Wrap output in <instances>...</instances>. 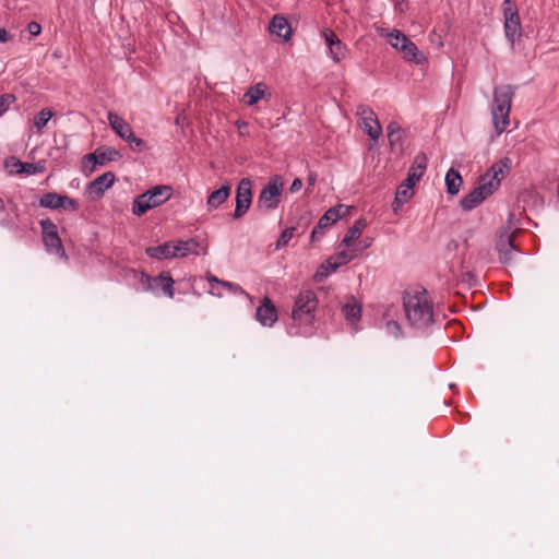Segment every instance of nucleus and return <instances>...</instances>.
Instances as JSON below:
<instances>
[{
	"label": "nucleus",
	"mask_w": 559,
	"mask_h": 559,
	"mask_svg": "<svg viewBox=\"0 0 559 559\" xmlns=\"http://www.w3.org/2000/svg\"><path fill=\"white\" fill-rule=\"evenodd\" d=\"M16 100V97L12 93H5L0 95V116L7 112L10 106Z\"/></svg>",
	"instance_id": "e433bc0d"
},
{
	"label": "nucleus",
	"mask_w": 559,
	"mask_h": 559,
	"mask_svg": "<svg viewBox=\"0 0 559 559\" xmlns=\"http://www.w3.org/2000/svg\"><path fill=\"white\" fill-rule=\"evenodd\" d=\"M53 112L49 108L41 109L34 119V126L37 132H40L48 123Z\"/></svg>",
	"instance_id": "f704fd0d"
},
{
	"label": "nucleus",
	"mask_w": 559,
	"mask_h": 559,
	"mask_svg": "<svg viewBox=\"0 0 559 559\" xmlns=\"http://www.w3.org/2000/svg\"><path fill=\"white\" fill-rule=\"evenodd\" d=\"M411 198H403L400 195V189L396 190V194L394 201L392 203V209L394 212H397L402 209L403 204L406 203Z\"/></svg>",
	"instance_id": "79ce46f5"
},
{
	"label": "nucleus",
	"mask_w": 559,
	"mask_h": 559,
	"mask_svg": "<svg viewBox=\"0 0 559 559\" xmlns=\"http://www.w3.org/2000/svg\"><path fill=\"white\" fill-rule=\"evenodd\" d=\"M39 225L41 227V237L50 234H58V227L50 218L41 219Z\"/></svg>",
	"instance_id": "4c0bfd02"
},
{
	"label": "nucleus",
	"mask_w": 559,
	"mask_h": 559,
	"mask_svg": "<svg viewBox=\"0 0 559 559\" xmlns=\"http://www.w3.org/2000/svg\"><path fill=\"white\" fill-rule=\"evenodd\" d=\"M230 194V186L223 185L219 189L214 190L211 192V194L207 197V206L209 209H217L221 204H223Z\"/></svg>",
	"instance_id": "393cba45"
},
{
	"label": "nucleus",
	"mask_w": 559,
	"mask_h": 559,
	"mask_svg": "<svg viewBox=\"0 0 559 559\" xmlns=\"http://www.w3.org/2000/svg\"><path fill=\"white\" fill-rule=\"evenodd\" d=\"M338 269V264L335 261V258H328L325 262H323L319 269L317 270L313 278L316 282H321L326 278L329 275L334 273Z\"/></svg>",
	"instance_id": "c756f323"
},
{
	"label": "nucleus",
	"mask_w": 559,
	"mask_h": 559,
	"mask_svg": "<svg viewBox=\"0 0 559 559\" xmlns=\"http://www.w3.org/2000/svg\"><path fill=\"white\" fill-rule=\"evenodd\" d=\"M9 203H10V204H12V205H13V209L17 211V206H16L15 204H13V202H11V201H10ZM15 217H16V218L19 217V213H17V212H16V214H15Z\"/></svg>",
	"instance_id": "5fc2aeb1"
},
{
	"label": "nucleus",
	"mask_w": 559,
	"mask_h": 559,
	"mask_svg": "<svg viewBox=\"0 0 559 559\" xmlns=\"http://www.w3.org/2000/svg\"><path fill=\"white\" fill-rule=\"evenodd\" d=\"M62 195L57 192H47L39 199V206L50 210L61 209Z\"/></svg>",
	"instance_id": "2f4dec72"
},
{
	"label": "nucleus",
	"mask_w": 559,
	"mask_h": 559,
	"mask_svg": "<svg viewBox=\"0 0 559 559\" xmlns=\"http://www.w3.org/2000/svg\"><path fill=\"white\" fill-rule=\"evenodd\" d=\"M108 122L111 129L126 142L129 143L131 148L135 152H143L145 150V142L138 138L131 126L117 114L109 111L107 115Z\"/></svg>",
	"instance_id": "423d86ee"
},
{
	"label": "nucleus",
	"mask_w": 559,
	"mask_h": 559,
	"mask_svg": "<svg viewBox=\"0 0 559 559\" xmlns=\"http://www.w3.org/2000/svg\"><path fill=\"white\" fill-rule=\"evenodd\" d=\"M356 257H357V253L352 252L349 250H342L338 253H336L335 255H332V258H335V261L338 264V267L349 263Z\"/></svg>",
	"instance_id": "c9c22d12"
},
{
	"label": "nucleus",
	"mask_w": 559,
	"mask_h": 559,
	"mask_svg": "<svg viewBox=\"0 0 559 559\" xmlns=\"http://www.w3.org/2000/svg\"><path fill=\"white\" fill-rule=\"evenodd\" d=\"M171 195L173 188L170 186H154L144 193L134 198L132 202V213L135 216H142L147 211L167 202Z\"/></svg>",
	"instance_id": "39448f33"
},
{
	"label": "nucleus",
	"mask_w": 559,
	"mask_h": 559,
	"mask_svg": "<svg viewBox=\"0 0 559 559\" xmlns=\"http://www.w3.org/2000/svg\"><path fill=\"white\" fill-rule=\"evenodd\" d=\"M61 209L75 212L79 210V202L68 195H62Z\"/></svg>",
	"instance_id": "a19ab883"
},
{
	"label": "nucleus",
	"mask_w": 559,
	"mask_h": 559,
	"mask_svg": "<svg viewBox=\"0 0 559 559\" xmlns=\"http://www.w3.org/2000/svg\"><path fill=\"white\" fill-rule=\"evenodd\" d=\"M510 164L511 160L508 157L495 163L481 178L480 183L461 200V207L464 211H471L490 197L499 188L501 178Z\"/></svg>",
	"instance_id": "f03ea898"
},
{
	"label": "nucleus",
	"mask_w": 559,
	"mask_h": 559,
	"mask_svg": "<svg viewBox=\"0 0 559 559\" xmlns=\"http://www.w3.org/2000/svg\"><path fill=\"white\" fill-rule=\"evenodd\" d=\"M27 31L32 36H38L41 33V26L39 23L32 21L27 24Z\"/></svg>",
	"instance_id": "c03bdc74"
},
{
	"label": "nucleus",
	"mask_w": 559,
	"mask_h": 559,
	"mask_svg": "<svg viewBox=\"0 0 559 559\" xmlns=\"http://www.w3.org/2000/svg\"><path fill=\"white\" fill-rule=\"evenodd\" d=\"M141 284L146 292L157 295L159 292L168 298L175 295V281L169 272L163 271L157 276H151L146 273L141 275Z\"/></svg>",
	"instance_id": "0eeeda50"
},
{
	"label": "nucleus",
	"mask_w": 559,
	"mask_h": 559,
	"mask_svg": "<svg viewBox=\"0 0 559 559\" xmlns=\"http://www.w3.org/2000/svg\"><path fill=\"white\" fill-rule=\"evenodd\" d=\"M44 246L48 253H56L64 261L69 260V257L64 250L62 241L58 234H50L43 237Z\"/></svg>",
	"instance_id": "4be33fe9"
},
{
	"label": "nucleus",
	"mask_w": 559,
	"mask_h": 559,
	"mask_svg": "<svg viewBox=\"0 0 559 559\" xmlns=\"http://www.w3.org/2000/svg\"><path fill=\"white\" fill-rule=\"evenodd\" d=\"M120 153L111 147L97 148L95 152L86 154L84 159L93 163V166L104 165L107 162L117 160L120 157Z\"/></svg>",
	"instance_id": "f3484780"
},
{
	"label": "nucleus",
	"mask_w": 559,
	"mask_h": 559,
	"mask_svg": "<svg viewBox=\"0 0 559 559\" xmlns=\"http://www.w3.org/2000/svg\"><path fill=\"white\" fill-rule=\"evenodd\" d=\"M366 226H367V223H366L365 218L357 219L354 223V225L348 229V231L346 233L344 238L342 239L341 246H344V247L352 246V243L360 237V235H361L362 230L366 228Z\"/></svg>",
	"instance_id": "a878e982"
},
{
	"label": "nucleus",
	"mask_w": 559,
	"mask_h": 559,
	"mask_svg": "<svg viewBox=\"0 0 559 559\" xmlns=\"http://www.w3.org/2000/svg\"><path fill=\"white\" fill-rule=\"evenodd\" d=\"M463 182L462 176L454 168H450L445 175L447 192L450 195H455L460 191V187Z\"/></svg>",
	"instance_id": "cd10ccee"
},
{
	"label": "nucleus",
	"mask_w": 559,
	"mask_h": 559,
	"mask_svg": "<svg viewBox=\"0 0 559 559\" xmlns=\"http://www.w3.org/2000/svg\"><path fill=\"white\" fill-rule=\"evenodd\" d=\"M5 212V203L3 199L0 197V213Z\"/></svg>",
	"instance_id": "603ef678"
},
{
	"label": "nucleus",
	"mask_w": 559,
	"mask_h": 559,
	"mask_svg": "<svg viewBox=\"0 0 559 559\" xmlns=\"http://www.w3.org/2000/svg\"><path fill=\"white\" fill-rule=\"evenodd\" d=\"M282 190L283 183L280 182L278 177L272 178L261 190L257 200V209L259 211L276 209L281 202Z\"/></svg>",
	"instance_id": "6e6552de"
},
{
	"label": "nucleus",
	"mask_w": 559,
	"mask_h": 559,
	"mask_svg": "<svg viewBox=\"0 0 559 559\" xmlns=\"http://www.w3.org/2000/svg\"><path fill=\"white\" fill-rule=\"evenodd\" d=\"M269 31L271 34L283 38L285 41L292 37V26L287 19L282 15H274L270 22Z\"/></svg>",
	"instance_id": "aec40b11"
},
{
	"label": "nucleus",
	"mask_w": 559,
	"mask_h": 559,
	"mask_svg": "<svg viewBox=\"0 0 559 559\" xmlns=\"http://www.w3.org/2000/svg\"><path fill=\"white\" fill-rule=\"evenodd\" d=\"M356 114L361 120L373 121L377 118L373 110L367 105H359Z\"/></svg>",
	"instance_id": "ea45409f"
},
{
	"label": "nucleus",
	"mask_w": 559,
	"mask_h": 559,
	"mask_svg": "<svg viewBox=\"0 0 559 559\" xmlns=\"http://www.w3.org/2000/svg\"><path fill=\"white\" fill-rule=\"evenodd\" d=\"M463 281H466L469 286L473 285V281H475L474 275L471 272H466L463 274Z\"/></svg>",
	"instance_id": "09e8293b"
},
{
	"label": "nucleus",
	"mask_w": 559,
	"mask_h": 559,
	"mask_svg": "<svg viewBox=\"0 0 559 559\" xmlns=\"http://www.w3.org/2000/svg\"><path fill=\"white\" fill-rule=\"evenodd\" d=\"M299 226H300V224H298L297 226H290V227L285 228L281 233L276 242L274 243L275 250H281L282 248L287 246V243L294 236V231L297 230Z\"/></svg>",
	"instance_id": "72a5a7b5"
},
{
	"label": "nucleus",
	"mask_w": 559,
	"mask_h": 559,
	"mask_svg": "<svg viewBox=\"0 0 559 559\" xmlns=\"http://www.w3.org/2000/svg\"><path fill=\"white\" fill-rule=\"evenodd\" d=\"M9 34L5 28L0 27V43H7L9 40Z\"/></svg>",
	"instance_id": "de8ad7c7"
},
{
	"label": "nucleus",
	"mask_w": 559,
	"mask_h": 559,
	"mask_svg": "<svg viewBox=\"0 0 559 559\" xmlns=\"http://www.w3.org/2000/svg\"><path fill=\"white\" fill-rule=\"evenodd\" d=\"M372 239L371 238H365L361 240L362 249H367L371 246Z\"/></svg>",
	"instance_id": "3c124183"
},
{
	"label": "nucleus",
	"mask_w": 559,
	"mask_h": 559,
	"mask_svg": "<svg viewBox=\"0 0 559 559\" xmlns=\"http://www.w3.org/2000/svg\"><path fill=\"white\" fill-rule=\"evenodd\" d=\"M361 128L373 141H377L382 133V128L378 118H374L373 121L362 120Z\"/></svg>",
	"instance_id": "473e14b6"
},
{
	"label": "nucleus",
	"mask_w": 559,
	"mask_h": 559,
	"mask_svg": "<svg viewBox=\"0 0 559 559\" xmlns=\"http://www.w3.org/2000/svg\"><path fill=\"white\" fill-rule=\"evenodd\" d=\"M504 32L508 40L513 45L516 38L521 37V21L518 19H506Z\"/></svg>",
	"instance_id": "7c9ffc66"
},
{
	"label": "nucleus",
	"mask_w": 559,
	"mask_h": 559,
	"mask_svg": "<svg viewBox=\"0 0 559 559\" xmlns=\"http://www.w3.org/2000/svg\"><path fill=\"white\" fill-rule=\"evenodd\" d=\"M386 331L390 334L394 335L395 337L401 335V326H400L399 322L393 321V320L386 322Z\"/></svg>",
	"instance_id": "37998d69"
},
{
	"label": "nucleus",
	"mask_w": 559,
	"mask_h": 559,
	"mask_svg": "<svg viewBox=\"0 0 559 559\" xmlns=\"http://www.w3.org/2000/svg\"><path fill=\"white\" fill-rule=\"evenodd\" d=\"M301 187H302V181H301V179H300V178H295V179L293 180L292 185H290L289 190H290V192H293V193H294V192L299 191V190L301 189Z\"/></svg>",
	"instance_id": "a18cd8bd"
},
{
	"label": "nucleus",
	"mask_w": 559,
	"mask_h": 559,
	"mask_svg": "<svg viewBox=\"0 0 559 559\" xmlns=\"http://www.w3.org/2000/svg\"><path fill=\"white\" fill-rule=\"evenodd\" d=\"M200 242L195 238L179 240L173 247L175 258H183L190 254H198Z\"/></svg>",
	"instance_id": "5701e85b"
},
{
	"label": "nucleus",
	"mask_w": 559,
	"mask_h": 559,
	"mask_svg": "<svg viewBox=\"0 0 559 559\" xmlns=\"http://www.w3.org/2000/svg\"><path fill=\"white\" fill-rule=\"evenodd\" d=\"M350 299L353 300V302H346L342 307V312L349 323H355L359 321L361 318V305L357 302L354 299V297H352Z\"/></svg>",
	"instance_id": "c85d7f7f"
},
{
	"label": "nucleus",
	"mask_w": 559,
	"mask_h": 559,
	"mask_svg": "<svg viewBox=\"0 0 559 559\" xmlns=\"http://www.w3.org/2000/svg\"><path fill=\"white\" fill-rule=\"evenodd\" d=\"M389 37L392 47L400 50L405 60L413 61L416 64L423 63V53L419 52L417 46L411 39H408L401 31L393 29L389 34Z\"/></svg>",
	"instance_id": "1a4fd4ad"
},
{
	"label": "nucleus",
	"mask_w": 559,
	"mask_h": 559,
	"mask_svg": "<svg viewBox=\"0 0 559 559\" xmlns=\"http://www.w3.org/2000/svg\"><path fill=\"white\" fill-rule=\"evenodd\" d=\"M257 320L263 325L271 328L277 321V309L272 300L265 296L255 312Z\"/></svg>",
	"instance_id": "dca6fc26"
},
{
	"label": "nucleus",
	"mask_w": 559,
	"mask_h": 559,
	"mask_svg": "<svg viewBox=\"0 0 559 559\" xmlns=\"http://www.w3.org/2000/svg\"><path fill=\"white\" fill-rule=\"evenodd\" d=\"M395 2L396 5L403 3L405 0H393Z\"/></svg>",
	"instance_id": "4d7b16f0"
},
{
	"label": "nucleus",
	"mask_w": 559,
	"mask_h": 559,
	"mask_svg": "<svg viewBox=\"0 0 559 559\" xmlns=\"http://www.w3.org/2000/svg\"><path fill=\"white\" fill-rule=\"evenodd\" d=\"M261 99H271V93L267 92V86L262 82L249 87L243 95L245 103L250 107Z\"/></svg>",
	"instance_id": "412c9836"
},
{
	"label": "nucleus",
	"mask_w": 559,
	"mask_h": 559,
	"mask_svg": "<svg viewBox=\"0 0 559 559\" xmlns=\"http://www.w3.org/2000/svg\"><path fill=\"white\" fill-rule=\"evenodd\" d=\"M515 86L503 84L495 86L492 92L491 118L498 135L503 133L510 123V111Z\"/></svg>",
	"instance_id": "20e7f679"
},
{
	"label": "nucleus",
	"mask_w": 559,
	"mask_h": 559,
	"mask_svg": "<svg viewBox=\"0 0 559 559\" xmlns=\"http://www.w3.org/2000/svg\"><path fill=\"white\" fill-rule=\"evenodd\" d=\"M388 139L393 152H403L404 130L396 121H391L388 127Z\"/></svg>",
	"instance_id": "6ab92c4d"
},
{
	"label": "nucleus",
	"mask_w": 559,
	"mask_h": 559,
	"mask_svg": "<svg viewBox=\"0 0 559 559\" xmlns=\"http://www.w3.org/2000/svg\"><path fill=\"white\" fill-rule=\"evenodd\" d=\"M305 219V224L301 226L302 227V231L305 230V228L307 227V225L309 224V218L308 217H301L300 221Z\"/></svg>",
	"instance_id": "864d4df0"
},
{
	"label": "nucleus",
	"mask_w": 559,
	"mask_h": 559,
	"mask_svg": "<svg viewBox=\"0 0 559 559\" xmlns=\"http://www.w3.org/2000/svg\"><path fill=\"white\" fill-rule=\"evenodd\" d=\"M0 225L8 227V228H13V227H15V222L13 219L7 217V218L0 219Z\"/></svg>",
	"instance_id": "49530a36"
},
{
	"label": "nucleus",
	"mask_w": 559,
	"mask_h": 559,
	"mask_svg": "<svg viewBox=\"0 0 559 559\" xmlns=\"http://www.w3.org/2000/svg\"><path fill=\"white\" fill-rule=\"evenodd\" d=\"M252 203L251 180L242 178L237 186L236 206L233 214L235 219L241 218L250 209Z\"/></svg>",
	"instance_id": "f8f14e48"
},
{
	"label": "nucleus",
	"mask_w": 559,
	"mask_h": 559,
	"mask_svg": "<svg viewBox=\"0 0 559 559\" xmlns=\"http://www.w3.org/2000/svg\"><path fill=\"white\" fill-rule=\"evenodd\" d=\"M209 283L211 284V287H212V290L211 293L214 294V295H217V296H221V292H218L217 286H222V287H226L228 289H230L231 292L234 293H239V294H243V289L235 284V283H231V282H227V281H224V280H219L217 278L215 275L209 273L207 276H206Z\"/></svg>",
	"instance_id": "bb28decb"
},
{
	"label": "nucleus",
	"mask_w": 559,
	"mask_h": 559,
	"mask_svg": "<svg viewBox=\"0 0 559 559\" xmlns=\"http://www.w3.org/2000/svg\"><path fill=\"white\" fill-rule=\"evenodd\" d=\"M318 304L317 294L311 289L301 290L297 295L290 312L292 322L287 329L289 335L307 336L311 334Z\"/></svg>",
	"instance_id": "f257e3e1"
},
{
	"label": "nucleus",
	"mask_w": 559,
	"mask_h": 559,
	"mask_svg": "<svg viewBox=\"0 0 559 559\" xmlns=\"http://www.w3.org/2000/svg\"><path fill=\"white\" fill-rule=\"evenodd\" d=\"M115 174L112 171H106L87 185L86 193L92 200H98L104 195L105 191L115 183Z\"/></svg>",
	"instance_id": "ddd939ff"
},
{
	"label": "nucleus",
	"mask_w": 559,
	"mask_h": 559,
	"mask_svg": "<svg viewBox=\"0 0 559 559\" xmlns=\"http://www.w3.org/2000/svg\"><path fill=\"white\" fill-rule=\"evenodd\" d=\"M173 247L174 245L170 241H166L156 247H147L145 249V253L152 259H173Z\"/></svg>",
	"instance_id": "b1692460"
},
{
	"label": "nucleus",
	"mask_w": 559,
	"mask_h": 559,
	"mask_svg": "<svg viewBox=\"0 0 559 559\" xmlns=\"http://www.w3.org/2000/svg\"><path fill=\"white\" fill-rule=\"evenodd\" d=\"M243 127H247V123H246V122H243V121H242L241 123H240V122H238V128H239V129H241V128H243Z\"/></svg>",
	"instance_id": "6e6d98bb"
},
{
	"label": "nucleus",
	"mask_w": 559,
	"mask_h": 559,
	"mask_svg": "<svg viewBox=\"0 0 559 559\" xmlns=\"http://www.w3.org/2000/svg\"><path fill=\"white\" fill-rule=\"evenodd\" d=\"M316 182H317V175L314 173L309 174V176L307 178L308 186L312 187L316 185Z\"/></svg>",
	"instance_id": "8fccbe9b"
},
{
	"label": "nucleus",
	"mask_w": 559,
	"mask_h": 559,
	"mask_svg": "<svg viewBox=\"0 0 559 559\" xmlns=\"http://www.w3.org/2000/svg\"><path fill=\"white\" fill-rule=\"evenodd\" d=\"M502 8H503L504 20L506 19H518V17H520L519 16V12L513 7V3H512L511 0H504L503 3H502Z\"/></svg>",
	"instance_id": "58836bf2"
},
{
	"label": "nucleus",
	"mask_w": 559,
	"mask_h": 559,
	"mask_svg": "<svg viewBox=\"0 0 559 559\" xmlns=\"http://www.w3.org/2000/svg\"><path fill=\"white\" fill-rule=\"evenodd\" d=\"M323 36L325 39V44L329 48L330 56L334 62H340L345 59L347 53L346 46L341 41L338 36L332 29H324Z\"/></svg>",
	"instance_id": "2eb2a0df"
},
{
	"label": "nucleus",
	"mask_w": 559,
	"mask_h": 559,
	"mask_svg": "<svg viewBox=\"0 0 559 559\" xmlns=\"http://www.w3.org/2000/svg\"><path fill=\"white\" fill-rule=\"evenodd\" d=\"M427 292L414 295L405 294L403 305L408 323L418 330L428 328L433 322V310L429 302Z\"/></svg>",
	"instance_id": "7ed1b4c3"
},
{
	"label": "nucleus",
	"mask_w": 559,
	"mask_h": 559,
	"mask_svg": "<svg viewBox=\"0 0 559 559\" xmlns=\"http://www.w3.org/2000/svg\"><path fill=\"white\" fill-rule=\"evenodd\" d=\"M496 250L499 254V261L502 264H510L513 258V253L516 251V248L513 242V237L509 233V230H504L500 233L496 240Z\"/></svg>",
	"instance_id": "4468645a"
},
{
	"label": "nucleus",
	"mask_w": 559,
	"mask_h": 559,
	"mask_svg": "<svg viewBox=\"0 0 559 559\" xmlns=\"http://www.w3.org/2000/svg\"><path fill=\"white\" fill-rule=\"evenodd\" d=\"M11 160L13 167L11 173H15L16 175H34L46 170L45 159L38 160L37 163H25L13 157Z\"/></svg>",
	"instance_id": "a211bd4d"
},
{
	"label": "nucleus",
	"mask_w": 559,
	"mask_h": 559,
	"mask_svg": "<svg viewBox=\"0 0 559 559\" xmlns=\"http://www.w3.org/2000/svg\"><path fill=\"white\" fill-rule=\"evenodd\" d=\"M348 212V206L337 204L330 207L319 219L317 226L312 229L310 241L316 242L323 237L324 229L330 225L336 223Z\"/></svg>",
	"instance_id": "9b49d317"
},
{
	"label": "nucleus",
	"mask_w": 559,
	"mask_h": 559,
	"mask_svg": "<svg viewBox=\"0 0 559 559\" xmlns=\"http://www.w3.org/2000/svg\"><path fill=\"white\" fill-rule=\"evenodd\" d=\"M427 168V157L424 153L416 155L413 165L411 166L407 178L400 185V195L405 198L413 197V188L417 181L424 176Z\"/></svg>",
	"instance_id": "9d476101"
}]
</instances>
